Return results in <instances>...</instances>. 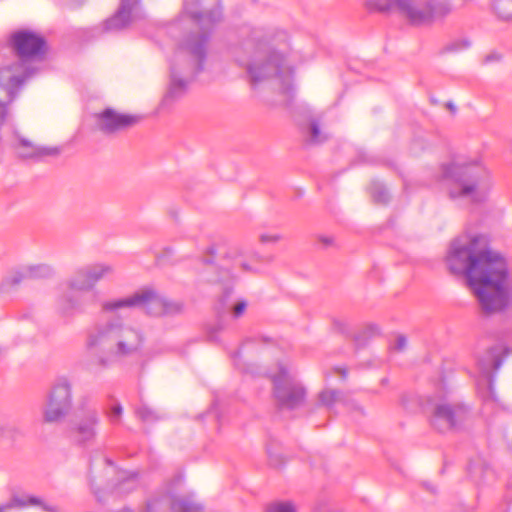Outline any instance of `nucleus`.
Segmentation results:
<instances>
[{"mask_svg":"<svg viewBox=\"0 0 512 512\" xmlns=\"http://www.w3.org/2000/svg\"><path fill=\"white\" fill-rule=\"evenodd\" d=\"M494 9L499 17L503 19L512 18V0H496Z\"/></svg>","mask_w":512,"mask_h":512,"instance_id":"nucleus-17","label":"nucleus"},{"mask_svg":"<svg viewBox=\"0 0 512 512\" xmlns=\"http://www.w3.org/2000/svg\"><path fill=\"white\" fill-rule=\"evenodd\" d=\"M283 56L274 51L267 52L251 62L248 74L253 85L269 82L271 89L288 99L292 95V77L281 71Z\"/></svg>","mask_w":512,"mask_h":512,"instance_id":"nucleus-4","label":"nucleus"},{"mask_svg":"<svg viewBox=\"0 0 512 512\" xmlns=\"http://www.w3.org/2000/svg\"><path fill=\"white\" fill-rule=\"evenodd\" d=\"M434 424L440 428H452L456 425L454 412L446 404L435 408Z\"/></svg>","mask_w":512,"mask_h":512,"instance_id":"nucleus-15","label":"nucleus"},{"mask_svg":"<svg viewBox=\"0 0 512 512\" xmlns=\"http://www.w3.org/2000/svg\"><path fill=\"white\" fill-rule=\"evenodd\" d=\"M274 397L279 406L295 408L302 404L306 397L305 389L286 374L274 380Z\"/></svg>","mask_w":512,"mask_h":512,"instance_id":"nucleus-8","label":"nucleus"},{"mask_svg":"<svg viewBox=\"0 0 512 512\" xmlns=\"http://www.w3.org/2000/svg\"><path fill=\"white\" fill-rule=\"evenodd\" d=\"M280 239L281 236L279 234L264 233L260 235L261 243H277Z\"/></svg>","mask_w":512,"mask_h":512,"instance_id":"nucleus-21","label":"nucleus"},{"mask_svg":"<svg viewBox=\"0 0 512 512\" xmlns=\"http://www.w3.org/2000/svg\"><path fill=\"white\" fill-rule=\"evenodd\" d=\"M71 403V384L66 379H61L51 391L44 414L45 421L53 423L60 420L70 409Z\"/></svg>","mask_w":512,"mask_h":512,"instance_id":"nucleus-7","label":"nucleus"},{"mask_svg":"<svg viewBox=\"0 0 512 512\" xmlns=\"http://www.w3.org/2000/svg\"><path fill=\"white\" fill-rule=\"evenodd\" d=\"M317 243L322 247V252H327L329 248H334L337 251L338 243L332 236L320 235L317 238Z\"/></svg>","mask_w":512,"mask_h":512,"instance_id":"nucleus-19","label":"nucleus"},{"mask_svg":"<svg viewBox=\"0 0 512 512\" xmlns=\"http://www.w3.org/2000/svg\"><path fill=\"white\" fill-rule=\"evenodd\" d=\"M447 107L452 111V112H455L456 111V106L452 103H448L447 104Z\"/></svg>","mask_w":512,"mask_h":512,"instance_id":"nucleus-25","label":"nucleus"},{"mask_svg":"<svg viewBox=\"0 0 512 512\" xmlns=\"http://www.w3.org/2000/svg\"><path fill=\"white\" fill-rule=\"evenodd\" d=\"M450 248L455 255L492 256L494 253L489 237L473 225H468L462 233L453 238Z\"/></svg>","mask_w":512,"mask_h":512,"instance_id":"nucleus-6","label":"nucleus"},{"mask_svg":"<svg viewBox=\"0 0 512 512\" xmlns=\"http://www.w3.org/2000/svg\"><path fill=\"white\" fill-rule=\"evenodd\" d=\"M18 153L22 157H39L47 155H57L60 153V149L56 146L45 147L40 146L32 139L21 136L18 139L17 144Z\"/></svg>","mask_w":512,"mask_h":512,"instance_id":"nucleus-12","label":"nucleus"},{"mask_svg":"<svg viewBox=\"0 0 512 512\" xmlns=\"http://www.w3.org/2000/svg\"><path fill=\"white\" fill-rule=\"evenodd\" d=\"M370 6L378 10L396 8L412 24H424L445 16L450 7L444 3L424 0H368Z\"/></svg>","mask_w":512,"mask_h":512,"instance_id":"nucleus-5","label":"nucleus"},{"mask_svg":"<svg viewBox=\"0 0 512 512\" xmlns=\"http://www.w3.org/2000/svg\"><path fill=\"white\" fill-rule=\"evenodd\" d=\"M98 428V418L94 411H86L78 416L75 424V433L80 441H87L95 437Z\"/></svg>","mask_w":512,"mask_h":512,"instance_id":"nucleus-11","label":"nucleus"},{"mask_svg":"<svg viewBox=\"0 0 512 512\" xmlns=\"http://www.w3.org/2000/svg\"><path fill=\"white\" fill-rule=\"evenodd\" d=\"M305 131L309 139L313 143H319L325 139V135L321 129V125L316 120H311L305 127Z\"/></svg>","mask_w":512,"mask_h":512,"instance_id":"nucleus-16","label":"nucleus"},{"mask_svg":"<svg viewBox=\"0 0 512 512\" xmlns=\"http://www.w3.org/2000/svg\"><path fill=\"white\" fill-rule=\"evenodd\" d=\"M94 118L98 129L114 132L135 125L142 117L138 114L122 113L113 108H107L96 113Z\"/></svg>","mask_w":512,"mask_h":512,"instance_id":"nucleus-9","label":"nucleus"},{"mask_svg":"<svg viewBox=\"0 0 512 512\" xmlns=\"http://www.w3.org/2000/svg\"><path fill=\"white\" fill-rule=\"evenodd\" d=\"M443 178L456 185L450 191L452 198L466 197L475 204L485 202L494 186L490 171L477 160L445 165Z\"/></svg>","mask_w":512,"mask_h":512,"instance_id":"nucleus-2","label":"nucleus"},{"mask_svg":"<svg viewBox=\"0 0 512 512\" xmlns=\"http://www.w3.org/2000/svg\"><path fill=\"white\" fill-rule=\"evenodd\" d=\"M112 412L114 416L120 418L123 413V408L120 405L114 406Z\"/></svg>","mask_w":512,"mask_h":512,"instance_id":"nucleus-23","label":"nucleus"},{"mask_svg":"<svg viewBox=\"0 0 512 512\" xmlns=\"http://www.w3.org/2000/svg\"><path fill=\"white\" fill-rule=\"evenodd\" d=\"M268 512H296L295 506L291 502H278L272 504Z\"/></svg>","mask_w":512,"mask_h":512,"instance_id":"nucleus-20","label":"nucleus"},{"mask_svg":"<svg viewBox=\"0 0 512 512\" xmlns=\"http://www.w3.org/2000/svg\"><path fill=\"white\" fill-rule=\"evenodd\" d=\"M9 508H10V507H8V504H7V505H5V506H1V507H0V512H8V509H9Z\"/></svg>","mask_w":512,"mask_h":512,"instance_id":"nucleus-26","label":"nucleus"},{"mask_svg":"<svg viewBox=\"0 0 512 512\" xmlns=\"http://www.w3.org/2000/svg\"><path fill=\"white\" fill-rule=\"evenodd\" d=\"M12 45L21 57L38 54L45 45L42 37L28 31L17 32L12 36Z\"/></svg>","mask_w":512,"mask_h":512,"instance_id":"nucleus-10","label":"nucleus"},{"mask_svg":"<svg viewBox=\"0 0 512 512\" xmlns=\"http://www.w3.org/2000/svg\"><path fill=\"white\" fill-rule=\"evenodd\" d=\"M14 70H18L19 68H21L20 65H15L14 67H12Z\"/></svg>","mask_w":512,"mask_h":512,"instance_id":"nucleus-28","label":"nucleus"},{"mask_svg":"<svg viewBox=\"0 0 512 512\" xmlns=\"http://www.w3.org/2000/svg\"><path fill=\"white\" fill-rule=\"evenodd\" d=\"M141 342L142 337L136 330L111 322L91 333L87 346L93 353L127 354L135 351Z\"/></svg>","mask_w":512,"mask_h":512,"instance_id":"nucleus-3","label":"nucleus"},{"mask_svg":"<svg viewBox=\"0 0 512 512\" xmlns=\"http://www.w3.org/2000/svg\"><path fill=\"white\" fill-rule=\"evenodd\" d=\"M27 506H41L44 511L57 512V509L53 506L45 504L40 498L32 495H14L8 507L25 508Z\"/></svg>","mask_w":512,"mask_h":512,"instance_id":"nucleus-14","label":"nucleus"},{"mask_svg":"<svg viewBox=\"0 0 512 512\" xmlns=\"http://www.w3.org/2000/svg\"><path fill=\"white\" fill-rule=\"evenodd\" d=\"M318 398L321 405L330 407L338 400V393L331 389H325L319 393Z\"/></svg>","mask_w":512,"mask_h":512,"instance_id":"nucleus-18","label":"nucleus"},{"mask_svg":"<svg viewBox=\"0 0 512 512\" xmlns=\"http://www.w3.org/2000/svg\"><path fill=\"white\" fill-rule=\"evenodd\" d=\"M147 303H153L154 305H160L161 301L152 292H141L125 300L106 302L103 308L106 311H112L122 307L145 305Z\"/></svg>","mask_w":512,"mask_h":512,"instance_id":"nucleus-13","label":"nucleus"},{"mask_svg":"<svg viewBox=\"0 0 512 512\" xmlns=\"http://www.w3.org/2000/svg\"><path fill=\"white\" fill-rule=\"evenodd\" d=\"M3 113H4V109H3V106L0 105V119L3 118Z\"/></svg>","mask_w":512,"mask_h":512,"instance_id":"nucleus-27","label":"nucleus"},{"mask_svg":"<svg viewBox=\"0 0 512 512\" xmlns=\"http://www.w3.org/2000/svg\"><path fill=\"white\" fill-rule=\"evenodd\" d=\"M9 79L13 84H19L23 81V78L17 77L15 75H11Z\"/></svg>","mask_w":512,"mask_h":512,"instance_id":"nucleus-24","label":"nucleus"},{"mask_svg":"<svg viewBox=\"0 0 512 512\" xmlns=\"http://www.w3.org/2000/svg\"><path fill=\"white\" fill-rule=\"evenodd\" d=\"M446 266L466 281L486 314L498 313L512 304V289L504 258H446Z\"/></svg>","mask_w":512,"mask_h":512,"instance_id":"nucleus-1","label":"nucleus"},{"mask_svg":"<svg viewBox=\"0 0 512 512\" xmlns=\"http://www.w3.org/2000/svg\"><path fill=\"white\" fill-rule=\"evenodd\" d=\"M246 309V303L245 302H239L233 307V314L235 317L241 316Z\"/></svg>","mask_w":512,"mask_h":512,"instance_id":"nucleus-22","label":"nucleus"}]
</instances>
